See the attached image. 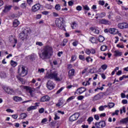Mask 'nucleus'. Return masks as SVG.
<instances>
[{
  "instance_id": "nucleus-17",
  "label": "nucleus",
  "mask_w": 128,
  "mask_h": 128,
  "mask_svg": "<svg viewBox=\"0 0 128 128\" xmlns=\"http://www.w3.org/2000/svg\"><path fill=\"white\" fill-rule=\"evenodd\" d=\"M28 35L24 33L21 32L20 34L19 38L21 40H24L28 39Z\"/></svg>"
},
{
  "instance_id": "nucleus-61",
  "label": "nucleus",
  "mask_w": 128,
  "mask_h": 128,
  "mask_svg": "<svg viewBox=\"0 0 128 128\" xmlns=\"http://www.w3.org/2000/svg\"><path fill=\"white\" fill-rule=\"evenodd\" d=\"M99 4H100V6H104V1L100 0L99 1Z\"/></svg>"
},
{
  "instance_id": "nucleus-39",
  "label": "nucleus",
  "mask_w": 128,
  "mask_h": 128,
  "mask_svg": "<svg viewBox=\"0 0 128 128\" xmlns=\"http://www.w3.org/2000/svg\"><path fill=\"white\" fill-rule=\"evenodd\" d=\"M106 16V12H101L100 14L99 18H104V16Z\"/></svg>"
},
{
  "instance_id": "nucleus-33",
  "label": "nucleus",
  "mask_w": 128,
  "mask_h": 128,
  "mask_svg": "<svg viewBox=\"0 0 128 128\" xmlns=\"http://www.w3.org/2000/svg\"><path fill=\"white\" fill-rule=\"evenodd\" d=\"M68 39L66 38L64 39L62 41V44H61V46H65L66 44H68Z\"/></svg>"
},
{
  "instance_id": "nucleus-15",
  "label": "nucleus",
  "mask_w": 128,
  "mask_h": 128,
  "mask_svg": "<svg viewBox=\"0 0 128 128\" xmlns=\"http://www.w3.org/2000/svg\"><path fill=\"white\" fill-rule=\"evenodd\" d=\"M76 72V70L74 68L70 69L68 72V76L70 80H72V76H74V73Z\"/></svg>"
},
{
  "instance_id": "nucleus-12",
  "label": "nucleus",
  "mask_w": 128,
  "mask_h": 128,
  "mask_svg": "<svg viewBox=\"0 0 128 128\" xmlns=\"http://www.w3.org/2000/svg\"><path fill=\"white\" fill-rule=\"evenodd\" d=\"M118 27L120 30H124V28H128V24L126 22L119 23L118 24Z\"/></svg>"
},
{
  "instance_id": "nucleus-1",
  "label": "nucleus",
  "mask_w": 128,
  "mask_h": 128,
  "mask_svg": "<svg viewBox=\"0 0 128 128\" xmlns=\"http://www.w3.org/2000/svg\"><path fill=\"white\" fill-rule=\"evenodd\" d=\"M41 52V54H40V58L42 60H48L54 54V49L52 46H50V45H46L43 46Z\"/></svg>"
},
{
  "instance_id": "nucleus-51",
  "label": "nucleus",
  "mask_w": 128,
  "mask_h": 128,
  "mask_svg": "<svg viewBox=\"0 0 128 128\" xmlns=\"http://www.w3.org/2000/svg\"><path fill=\"white\" fill-rule=\"evenodd\" d=\"M32 2H34V0H27V3L29 6H32Z\"/></svg>"
},
{
  "instance_id": "nucleus-34",
  "label": "nucleus",
  "mask_w": 128,
  "mask_h": 128,
  "mask_svg": "<svg viewBox=\"0 0 128 128\" xmlns=\"http://www.w3.org/2000/svg\"><path fill=\"white\" fill-rule=\"evenodd\" d=\"M100 42H102L104 40V37L102 36H100L98 37V40Z\"/></svg>"
},
{
  "instance_id": "nucleus-36",
  "label": "nucleus",
  "mask_w": 128,
  "mask_h": 128,
  "mask_svg": "<svg viewBox=\"0 0 128 128\" xmlns=\"http://www.w3.org/2000/svg\"><path fill=\"white\" fill-rule=\"evenodd\" d=\"M78 58L79 60H82L83 62H84V60H86V58H84V55H79Z\"/></svg>"
},
{
  "instance_id": "nucleus-37",
  "label": "nucleus",
  "mask_w": 128,
  "mask_h": 128,
  "mask_svg": "<svg viewBox=\"0 0 128 128\" xmlns=\"http://www.w3.org/2000/svg\"><path fill=\"white\" fill-rule=\"evenodd\" d=\"M106 48H108V46H102L100 47V50L102 52H106Z\"/></svg>"
},
{
  "instance_id": "nucleus-44",
  "label": "nucleus",
  "mask_w": 128,
  "mask_h": 128,
  "mask_svg": "<svg viewBox=\"0 0 128 128\" xmlns=\"http://www.w3.org/2000/svg\"><path fill=\"white\" fill-rule=\"evenodd\" d=\"M64 87H62L60 89H59L56 92V94H60L62 92V90H64Z\"/></svg>"
},
{
  "instance_id": "nucleus-13",
  "label": "nucleus",
  "mask_w": 128,
  "mask_h": 128,
  "mask_svg": "<svg viewBox=\"0 0 128 128\" xmlns=\"http://www.w3.org/2000/svg\"><path fill=\"white\" fill-rule=\"evenodd\" d=\"M40 102H35L34 106H30L28 108V112H30V110H36L38 108V106H40Z\"/></svg>"
},
{
  "instance_id": "nucleus-58",
  "label": "nucleus",
  "mask_w": 128,
  "mask_h": 128,
  "mask_svg": "<svg viewBox=\"0 0 128 128\" xmlns=\"http://www.w3.org/2000/svg\"><path fill=\"white\" fill-rule=\"evenodd\" d=\"M60 116H58V114H54V120H60Z\"/></svg>"
},
{
  "instance_id": "nucleus-55",
  "label": "nucleus",
  "mask_w": 128,
  "mask_h": 128,
  "mask_svg": "<svg viewBox=\"0 0 128 128\" xmlns=\"http://www.w3.org/2000/svg\"><path fill=\"white\" fill-rule=\"evenodd\" d=\"M84 10H90V8L88 7V5H85L84 6Z\"/></svg>"
},
{
  "instance_id": "nucleus-18",
  "label": "nucleus",
  "mask_w": 128,
  "mask_h": 128,
  "mask_svg": "<svg viewBox=\"0 0 128 128\" xmlns=\"http://www.w3.org/2000/svg\"><path fill=\"white\" fill-rule=\"evenodd\" d=\"M23 88L24 90H26V92H28L30 95L32 96V88L28 86H23Z\"/></svg>"
},
{
  "instance_id": "nucleus-23",
  "label": "nucleus",
  "mask_w": 128,
  "mask_h": 128,
  "mask_svg": "<svg viewBox=\"0 0 128 128\" xmlns=\"http://www.w3.org/2000/svg\"><path fill=\"white\" fill-rule=\"evenodd\" d=\"M4 90L8 94H12V92H14V91L12 90V89H10V88H5Z\"/></svg>"
},
{
  "instance_id": "nucleus-49",
  "label": "nucleus",
  "mask_w": 128,
  "mask_h": 128,
  "mask_svg": "<svg viewBox=\"0 0 128 128\" xmlns=\"http://www.w3.org/2000/svg\"><path fill=\"white\" fill-rule=\"evenodd\" d=\"M87 120L88 122L90 123L94 120V118L92 116L89 117Z\"/></svg>"
},
{
  "instance_id": "nucleus-42",
  "label": "nucleus",
  "mask_w": 128,
  "mask_h": 128,
  "mask_svg": "<svg viewBox=\"0 0 128 128\" xmlns=\"http://www.w3.org/2000/svg\"><path fill=\"white\" fill-rule=\"evenodd\" d=\"M64 87H62L60 89H59L56 92V94H60L62 92V90H64Z\"/></svg>"
},
{
  "instance_id": "nucleus-4",
  "label": "nucleus",
  "mask_w": 128,
  "mask_h": 128,
  "mask_svg": "<svg viewBox=\"0 0 128 128\" xmlns=\"http://www.w3.org/2000/svg\"><path fill=\"white\" fill-rule=\"evenodd\" d=\"M18 74L20 76H26L28 74V70H26V68L24 66H19L18 67Z\"/></svg>"
},
{
  "instance_id": "nucleus-62",
  "label": "nucleus",
  "mask_w": 128,
  "mask_h": 128,
  "mask_svg": "<svg viewBox=\"0 0 128 128\" xmlns=\"http://www.w3.org/2000/svg\"><path fill=\"white\" fill-rule=\"evenodd\" d=\"M18 114H13L12 115V118H14V120H16L18 118Z\"/></svg>"
},
{
  "instance_id": "nucleus-22",
  "label": "nucleus",
  "mask_w": 128,
  "mask_h": 128,
  "mask_svg": "<svg viewBox=\"0 0 128 128\" xmlns=\"http://www.w3.org/2000/svg\"><path fill=\"white\" fill-rule=\"evenodd\" d=\"M89 41L92 44H97L98 40L96 39V38L92 36L90 38Z\"/></svg>"
},
{
  "instance_id": "nucleus-21",
  "label": "nucleus",
  "mask_w": 128,
  "mask_h": 128,
  "mask_svg": "<svg viewBox=\"0 0 128 128\" xmlns=\"http://www.w3.org/2000/svg\"><path fill=\"white\" fill-rule=\"evenodd\" d=\"M30 28L25 27L24 28H22V32L23 34H25L27 36H28V33L30 32Z\"/></svg>"
},
{
  "instance_id": "nucleus-35",
  "label": "nucleus",
  "mask_w": 128,
  "mask_h": 128,
  "mask_svg": "<svg viewBox=\"0 0 128 128\" xmlns=\"http://www.w3.org/2000/svg\"><path fill=\"white\" fill-rule=\"evenodd\" d=\"M0 76L2 78H6V74L4 72H2L0 73Z\"/></svg>"
},
{
  "instance_id": "nucleus-16",
  "label": "nucleus",
  "mask_w": 128,
  "mask_h": 128,
  "mask_svg": "<svg viewBox=\"0 0 128 128\" xmlns=\"http://www.w3.org/2000/svg\"><path fill=\"white\" fill-rule=\"evenodd\" d=\"M102 96H104V95H102V94L98 93L94 96L93 100H100V98H102Z\"/></svg>"
},
{
  "instance_id": "nucleus-24",
  "label": "nucleus",
  "mask_w": 128,
  "mask_h": 128,
  "mask_svg": "<svg viewBox=\"0 0 128 128\" xmlns=\"http://www.w3.org/2000/svg\"><path fill=\"white\" fill-rule=\"evenodd\" d=\"M18 24H20V21L18 19L14 20L13 22V26L14 28H18Z\"/></svg>"
},
{
  "instance_id": "nucleus-31",
  "label": "nucleus",
  "mask_w": 128,
  "mask_h": 128,
  "mask_svg": "<svg viewBox=\"0 0 128 128\" xmlns=\"http://www.w3.org/2000/svg\"><path fill=\"white\" fill-rule=\"evenodd\" d=\"M76 98V96H72L68 98L66 102H70L71 100H74Z\"/></svg>"
},
{
  "instance_id": "nucleus-5",
  "label": "nucleus",
  "mask_w": 128,
  "mask_h": 128,
  "mask_svg": "<svg viewBox=\"0 0 128 128\" xmlns=\"http://www.w3.org/2000/svg\"><path fill=\"white\" fill-rule=\"evenodd\" d=\"M66 100H64V98H60L58 100V102L56 104V108H60V106H66Z\"/></svg>"
},
{
  "instance_id": "nucleus-28",
  "label": "nucleus",
  "mask_w": 128,
  "mask_h": 128,
  "mask_svg": "<svg viewBox=\"0 0 128 128\" xmlns=\"http://www.w3.org/2000/svg\"><path fill=\"white\" fill-rule=\"evenodd\" d=\"M28 116V115L26 113H22L20 114V117L19 118L20 120H24V118H26Z\"/></svg>"
},
{
  "instance_id": "nucleus-57",
  "label": "nucleus",
  "mask_w": 128,
  "mask_h": 128,
  "mask_svg": "<svg viewBox=\"0 0 128 128\" xmlns=\"http://www.w3.org/2000/svg\"><path fill=\"white\" fill-rule=\"evenodd\" d=\"M99 110H100V112H102V110H104V106H100L99 107Z\"/></svg>"
},
{
  "instance_id": "nucleus-20",
  "label": "nucleus",
  "mask_w": 128,
  "mask_h": 128,
  "mask_svg": "<svg viewBox=\"0 0 128 128\" xmlns=\"http://www.w3.org/2000/svg\"><path fill=\"white\" fill-rule=\"evenodd\" d=\"M12 6H5L4 10H2L3 12H9V10H12Z\"/></svg>"
},
{
  "instance_id": "nucleus-27",
  "label": "nucleus",
  "mask_w": 128,
  "mask_h": 128,
  "mask_svg": "<svg viewBox=\"0 0 128 128\" xmlns=\"http://www.w3.org/2000/svg\"><path fill=\"white\" fill-rule=\"evenodd\" d=\"M116 28H109V34H116Z\"/></svg>"
},
{
  "instance_id": "nucleus-56",
  "label": "nucleus",
  "mask_w": 128,
  "mask_h": 128,
  "mask_svg": "<svg viewBox=\"0 0 128 128\" xmlns=\"http://www.w3.org/2000/svg\"><path fill=\"white\" fill-rule=\"evenodd\" d=\"M117 48H124V45H120V44H118L116 45Z\"/></svg>"
},
{
  "instance_id": "nucleus-40",
  "label": "nucleus",
  "mask_w": 128,
  "mask_h": 128,
  "mask_svg": "<svg viewBox=\"0 0 128 128\" xmlns=\"http://www.w3.org/2000/svg\"><path fill=\"white\" fill-rule=\"evenodd\" d=\"M101 68L103 70H106L108 68V65L106 64H104L101 66Z\"/></svg>"
},
{
  "instance_id": "nucleus-10",
  "label": "nucleus",
  "mask_w": 128,
  "mask_h": 128,
  "mask_svg": "<svg viewBox=\"0 0 128 128\" xmlns=\"http://www.w3.org/2000/svg\"><path fill=\"white\" fill-rule=\"evenodd\" d=\"M106 123L104 120H101L99 122H96L95 123V126L96 128H102L106 126Z\"/></svg>"
},
{
  "instance_id": "nucleus-64",
  "label": "nucleus",
  "mask_w": 128,
  "mask_h": 128,
  "mask_svg": "<svg viewBox=\"0 0 128 128\" xmlns=\"http://www.w3.org/2000/svg\"><path fill=\"white\" fill-rule=\"evenodd\" d=\"M122 74V70H118V72L116 73V76H120Z\"/></svg>"
},
{
  "instance_id": "nucleus-11",
  "label": "nucleus",
  "mask_w": 128,
  "mask_h": 128,
  "mask_svg": "<svg viewBox=\"0 0 128 128\" xmlns=\"http://www.w3.org/2000/svg\"><path fill=\"white\" fill-rule=\"evenodd\" d=\"M78 116H80V114L78 113H75L69 118V121L74 122V120H76L78 118Z\"/></svg>"
},
{
  "instance_id": "nucleus-30",
  "label": "nucleus",
  "mask_w": 128,
  "mask_h": 128,
  "mask_svg": "<svg viewBox=\"0 0 128 128\" xmlns=\"http://www.w3.org/2000/svg\"><path fill=\"white\" fill-rule=\"evenodd\" d=\"M10 64L13 68H16V66H18V63L12 60L10 61Z\"/></svg>"
},
{
  "instance_id": "nucleus-14",
  "label": "nucleus",
  "mask_w": 128,
  "mask_h": 128,
  "mask_svg": "<svg viewBox=\"0 0 128 128\" xmlns=\"http://www.w3.org/2000/svg\"><path fill=\"white\" fill-rule=\"evenodd\" d=\"M50 97L48 95L43 96L40 98V102H50Z\"/></svg>"
},
{
  "instance_id": "nucleus-8",
  "label": "nucleus",
  "mask_w": 128,
  "mask_h": 128,
  "mask_svg": "<svg viewBox=\"0 0 128 128\" xmlns=\"http://www.w3.org/2000/svg\"><path fill=\"white\" fill-rule=\"evenodd\" d=\"M99 24H104V26H110L112 22L106 18H102L99 20Z\"/></svg>"
},
{
  "instance_id": "nucleus-6",
  "label": "nucleus",
  "mask_w": 128,
  "mask_h": 128,
  "mask_svg": "<svg viewBox=\"0 0 128 128\" xmlns=\"http://www.w3.org/2000/svg\"><path fill=\"white\" fill-rule=\"evenodd\" d=\"M40 8H42V5L40 3H38L32 6L31 10L32 12H36L40 10Z\"/></svg>"
},
{
  "instance_id": "nucleus-41",
  "label": "nucleus",
  "mask_w": 128,
  "mask_h": 128,
  "mask_svg": "<svg viewBox=\"0 0 128 128\" xmlns=\"http://www.w3.org/2000/svg\"><path fill=\"white\" fill-rule=\"evenodd\" d=\"M75 60H76V56L72 55L71 57L70 62H74Z\"/></svg>"
},
{
  "instance_id": "nucleus-25",
  "label": "nucleus",
  "mask_w": 128,
  "mask_h": 128,
  "mask_svg": "<svg viewBox=\"0 0 128 128\" xmlns=\"http://www.w3.org/2000/svg\"><path fill=\"white\" fill-rule=\"evenodd\" d=\"M90 30H92V32H94V34H100V30L95 28L94 27H90Z\"/></svg>"
},
{
  "instance_id": "nucleus-3",
  "label": "nucleus",
  "mask_w": 128,
  "mask_h": 128,
  "mask_svg": "<svg viewBox=\"0 0 128 128\" xmlns=\"http://www.w3.org/2000/svg\"><path fill=\"white\" fill-rule=\"evenodd\" d=\"M58 74L56 71H54L52 73L46 74L48 78H50V80H54L56 82H60V78L58 77Z\"/></svg>"
},
{
  "instance_id": "nucleus-50",
  "label": "nucleus",
  "mask_w": 128,
  "mask_h": 128,
  "mask_svg": "<svg viewBox=\"0 0 128 128\" xmlns=\"http://www.w3.org/2000/svg\"><path fill=\"white\" fill-rule=\"evenodd\" d=\"M73 46H76L78 44V41H75L72 43Z\"/></svg>"
},
{
  "instance_id": "nucleus-59",
  "label": "nucleus",
  "mask_w": 128,
  "mask_h": 128,
  "mask_svg": "<svg viewBox=\"0 0 128 128\" xmlns=\"http://www.w3.org/2000/svg\"><path fill=\"white\" fill-rule=\"evenodd\" d=\"M82 6H78L76 7V10H78L79 12L82 10Z\"/></svg>"
},
{
  "instance_id": "nucleus-7",
  "label": "nucleus",
  "mask_w": 128,
  "mask_h": 128,
  "mask_svg": "<svg viewBox=\"0 0 128 128\" xmlns=\"http://www.w3.org/2000/svg\"><path fill=\"white\" fill-rule=\"evenodd\" d=\"M86 91V88L84 87H80L76 89V91L74 92V94H84V92Z\"/></svg>"
},
{
  "instance_id": "nucleus-47",
  "label": "nucleus",
  "mask_w": 128,
  "mask_h": 128,
  "mask_svg": "<svg viewBox=\"0 0 128 128\" xmlns=\"http://www.w3.org/2000/svg\"><path fill=\"white\" fill-rule=\"evenodd\" d=\"M90 54H96V49L93 48L90 49Z\"/></svg>"
},
{
  "instance_id": "nucleus-29",
  "label": "nucleus",
  "mask_w": 128,
  "mask_h": 128,
  "mask_svg": "<svg viewBox=\"0 0 128 128\" xmlns=\"http://www.w3.org/2000/svg\"><path fill=\"white\" fill-rule=\"evenodd\" d=\"M121 124H127L128 122V117H126L125 118H123L120 120Z\"/></svg>"
},
{
  "instance_id": "nucleus-53",
  "label": "nucleus",
  "mask_w": 128,
  "mask_h": 128,
  "mask_svg": "<svg viewBox=\"0 0 128 128\" xmlns=\"http://www.w3.org/2000/svg\"><path fill=\"white\" fill-rule=\"evenodd\" d=\"M38 112L40 114H43V112H44V108H40L39 109Z\"/></svg>"
},
{
  "instance_id": "nucleus-60",
  "label": "nucleus",
  "mask_w": 128,
  "mask_h": 128,
  "mask_svg": "<svg viewBox=\"0 0 128 128\" xmlns=\"http://www.w3.org/2000/svg\"><path fill=\"white\" fill-rule=\"evenodd\" d=\"M94 118L96 120H100V116L98 114L94 115Z\"/></svg>"
},
{
  "instance_id": "nucleus-2",
  "label": "nucleus",
  "mask_w": 128,
  "mask_h": 128,
  "mask_svg": "<svg viewBox=\"0 0 128 128\" xmlns=\"http://www.w3.org/2000/svg\"><path fill=\"white\" fill-rule=\"evenodd\" d=\"M55 24L56 28L60 30H64L66 28V20L64 18H58L55 20Z\"/></svg>"
},
{
  "instance_id": "nucleus-38",
  "label": "nucleus",
  "mask_w": 128,
  "mask_h": 128,
  "mask_svg": "<svg viewBox=\"0 0 128 128\" xmlns=\"http://www.w3.org/2000/svg\"><path fill=\"white\" fill-rule=\"evenodd\" d=\"M54 8H55V10H60V4H56Z\"/></svg>"
},
{
  "instance_id": "nucleus-63",
  "label": "nucleus",
  "mask_w": 128,
  "mask_h": 128,
  "mask_svg": "<svg viewBox=\"0 0 128 128\" xmlns=\"http://www.w3.org/2000/svg\"><path fill=\"white\" fill-rule=\"evenodd\" d=\"M68 4L69 6H72L74 4V2L70 0L68 2Z\"/></svg>"
},
{
  "instance_id": "nucleus-54",
  "label": "nucleus",
  "mask_w": 128,
  "mask_h": 128,
  "mask_svg": "<svg viewBox=\"0 0 128 128\" xmlns=\"http://www.w3.org/2000/svg\"><path fill=\"white\" fill-rule=\"evenodd\" d=\"M85 52L86 54H90V49H86Z\"/></svg>"
},
{
  "instance_id": "nucleus-52",
  "label": "nucleus",
  "mask_w": 128,
  "mask_h": 128,
  "mask_svg": "<svg viewBox=\"0 0 128 128\" xmlns=\"http://www.w3.org/2000/svg\"><path fill=\"white\" fill-rule=\"evenodd\" d=\"M36 44L37 46H44V44H42V42H36Z\"/></svg>"
},
{
  "instance_id": "nucleus-46",
  "label": "nucleus",
  "mask_w": 128,
  "mask_h": 128,
  "mask_svg": "<svg viewBox=\"0 0 128 128\" xmlns=\"http://www.w3.org/2000/svg\"><path fill=\"white\" fill-rule=\"evenodd\" d=\"M84 98V96H78L77 99L78 100H82Z\"/></svg>"
},
{
  "instance_id": "nucleus-26",
  "label": "nucleus",
  "mask_w": 128,
  "mask_h": 128,
  "mask_svg": "<svg viewBox=\"0 0 128 128\" xmlns=\"http://www.w3.org/2000/svg\"><path fill=\"white\" fill-rule=\"evenodd\" d=\"M13 100L14 102H22V98L21 97H18V96H15L13 97Z\"/></svg>"
},
{
  "instance_id": "nucleus-32",
  "label": "nucleus",
  "mask_w": 128,
  "mask_h": 128,
  "mask_svg": "<svg viewBox=\"0 0 128 128\" xmlns=\"http://www.w3.org/2000/svg\"><path fill=\"white\" fill-rule=\"evenodd\" d=\"M76 26H78V24H76V22H73L72 23L71 27H72V30H74V28H76Z\"/></svg>"
},
{
  "instance_id": "nucleus-9",
  "label": "nucleus",
  "mask_w": 128,
  "mask_h": 128,
  "mask_svg": "<svg viewBox=\"0 0 128 128\" xmlns=\"http://www.w3.org/2000/svg\"><path fill=\"white\" fill-rule=\"evenodd\" d=\"M54 86H56V84L54 83V82L50 80H48L46 84V87L48 90H54Z\"/></svg>"
},
{
  "instance_id": "nucleus-19",
  "label": "nucleus",
  "mask_w": 128,
  "mask_h": 128,
  "mask_svg": "<svg viewBox=\"0 0 128 128\" xmlns=\"http://www.w3.org/2000/svg\"><path fill=\"white\" fill-rule=\"evenodd\" d=\"M114 56L115 58H118V56H122V52H120L118 50L114 51Z\"/></svg>"
},
{
  "instance_id": "nucleus-48",
  "label": "nucleus",
  "mask_w": 128,
  "mask_h": 128,
  "mask_svg": "<svg viewBox=\"0 0 128 128\" xmlns=\"http://www.w3.org/2000/svg\"><path fill=\"white\" fill-rule=\"evenodd\" d=\"M17 80H20L21 82H24V78L20 77L19 76H16Z\"/></svg>"
},
{
  "instance_id": "nucleus-45",
  "label": "nucleus",
  "mask_w": 128,
  "mask_h": 128,
  "mask_svg": "<svg viewBox=\"0 0 128 128\" xmlns=\"http://www.w3.org/2000/svg\"><path fill=\"white\" fill-rule=\"evenodd\" d=\"M108 106L110 108H114V102L108 103Z\"/></svg>"
},
{
  "instance_id": "nucleus-43",
  "label": "nucleus",
  "mask_w": 128,
  "mask_h": 128,
  "mask_svg": "<svg viewBox=\"0 0 128 128\" xmlns=\"http://www.w3.org/2000/svg\"><path fill=\"white\" fill-rule=\"evenodd\" d=\"M64 87H62L60 89H59L56 92V94H60L62 92V90H64Z\"/></svg>"
}]
</instances>
